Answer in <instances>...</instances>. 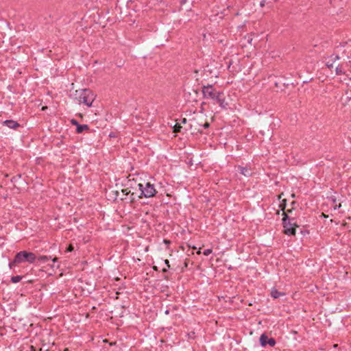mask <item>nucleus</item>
<instances>
[{
    "label": "nucleus",
    "instance_id": "obj_2",
    "mask_svg": "<svg viewBox=\"0 0 351 351\" xmlns=\"http://www.w3.org/2000/svg\"><path fill=\"white\" fill-rule=\"evenodd\" d=\"M36 261V256L34 253L27 252V251H21L18 252L12 261L9 263V267L12 269L16 265L24 263H33Z\"/></svg>",
    "mask_w": 351,
    "mask_h": 351
},
{
    "label": "nucleus",
    "instance_id": "obj_27",
    "mask_svg": "<svg viewBox=\"0 0 351 351\" xmlns=\"http://www.w3.org/2000/svg\"><path fill=\"white\" fill-rule=\"evenodd\" d=\"M165 263L166 264V265L167 266V268H169L170 267V265H169V262L167 259H166L165 261Z\"/></svg>",
    "mask_w": 351,
    "mask_h": 351
},
{
    "label": "nucleus",
    "instance_id": "obj_3",
    "mask_svg": "<svg viewBox=\"0 0 351 351\" xmlns=\"http://www.w3.org/2000/svg\"><path fill=\"white\" fill-rule=\"evenodd\" d=\"M73 96L80 103H83L88 107L92 106L95 98L92 90L88 88L75 90Z\"/></svg>",
    "mask_w": 351,
    "mask_h": 351
},
{
    "label": "nucleus",
    "instance_id": "obj_15",
    "mask_svg": "<svg viewBox=\"0 0 351 351\" xmlns=\"http://www.w3.org/2000/svg\"><path fill=\"white\" fill-rule=\"evenodd\" d=\"M182 127L180 124L176 123L173 126V132H176V133L181 132H182Z\"/></svg>",
    "mask_w": 351,
    "mask_h": 351
},
{
    "label": "nucleus",
    "instance_id": "obj_19",
    "mask_svg": "<svg viewBox=\"0 0 351 351\" xmlns=\"http://www.w3.org/2000/svg\"><path fill=\"white\" fill-rule=\"evenodd\" d=\"M212 253L211 249H206L203 252L204 255L208 256Z\"/></svg>",
    "mask_w": 351,
    "mask_h": 351
},
{
    "label": "nucleus",
    "instance_id": "obj_17",
    "mask_svg": "<svg viewBox=\"0 0 351 351\" xmlns=\"http://www.w3.org/2000/svg\"><path fill=\"white\" fill-rule=\"evenodd\" d=\"M276 340L274 338H269L268 341H267V345H269L271 347H274L276 345Z\"/></svg>",
    "mask_w": 351,
    "mask_h": 351
},
{
    "label": "nucleus",
    "instance_id": "obj_30",
    "mask_svg": "<svg viewBox=\"0 0 351 351\" xmlns=\"http://www.w3.org/2000/svg\"><path fill=\"white\" fill-rule=\"evenodd\" d=\"M169 268H163L162 272H167Z\"/></svg>",
    "mask_w": 351,
    "mask_h": 351
},
{
    "label": "nucleus",
    "instance_id": "obj_28",
    "mask_svg": "<svg viewBox=\"0 0 351 351\" xmlns=\"http://www.w3.org/2000/svg\"><path fill=\"white\" fill-rule=\"evenodd\" d=\"M186 2V0H181V1H180V3H181L182 5L184 4Z\"/></svg>",
    "mask_w": 351,
    "mask_h": 351
},
{
    "label": "nucleus",
    "instance_id": "obj_26",
    "mask_svg": "<svg viewBox=\"0 0 351 351\" xmlns=\"http://www.w3.org/2000/svg\"><path fill=\"white\" fill-rule=\"evenodd\" d=\"M265 3H266V0H262V1H261L260 5H261V7H264V6H265Z\"/></svg>",
    "mask_w": 351,
    "mask_h": 351
},
{
    "label": "nucleus",
    "instance_id": "obj_32",
    "mask_svg": "<svg viewBox=\"0 0 351 351\" xmlns=\"http://www.w3.org/2000/svg\"><path fill=\"white\" fill-rule=\"evenodd\" d=\"M165 314L168 315V314L169 313V310H167V311H165Z\"/></svg>",
    "mask_w": 351,
    "mask_h": 351
},
{
    "label": "nucleus",
    "instance_id": "obj_24",
    "mask_svg": "<svg viewBox=\"0 0 351 351\" xmlns=\"http://www.w3.org/2000/svg\"><path fill=\"white\" fill-rule=\"evenodd\" d=\"M73 250V247L72 246V245H70L66 250L67 252H72Z\"/></svg>",
    "mask_w": 351,
    "mask_h": 351
},
{
    "label": "nucleus",
    "instance_id": "obj_8",
    "mask_svg": "<svg viewBox=\"0 0 351 351\" xmlns=\"http://www.w3.org/2000/svg\"><path fill=\"white\" fill-rule=\"evenodd\" d=\"M3 125H6L9 128L14 129V130L16 129L17 128H19L20 125L16 121L12 120V119L5 120L3 122Z\"/></svg>",
    "mask_w": 351,
    "mask_h": 351
},
{
    "label": "nucleus",
    "instance_id": "obj_7",
    "mask_svg": "<svg viewBox=\"0 0 351 351\" xmlns=\"http://www.w3.org/2000/svg\"><path fill=\"white\" fill-rule=\"evenodd\" d=\"M202 124H203V122L201 121V119L198 117H193L191 120V127H194L195 129L200 132V133H202L203 132V130H202Z\"/></svg>",
    "mask_w": 351,
    "mask_h": 351
},
{
    "label": "nucleus",
    "instance_id": "obj_22",
    "mask_svg": "<svg viewBox=\"0 0 351 351\" xmlns=\"http://www.w3.org/2000/svg\"><path fill=\"white\" fill-rule=\"evenodd\" d=\"M333 63L331 60H330V58L329 59V60L326 62V66L328 67V68H331L332 67V65H333Z\"/></svg>",
    "mask_w": 351,
    "mask_h": 351
},
{
    "label": "nucleus",
    "instance_id": "obj_11",
    "mask_svg": "<svg viewBox=\"0 0 351 351\" xmlns=\"http://www.w3.org/2000/svg\"><path fill=\"white\" fill-rule=\"evenodd\" d=\"M89 128L88 125H78V127L76 128V132L78 134L82 133L84 130H88Z\"/></svg>",
    "mask_w": 351,
    "mask_h": 351
},
{
    "label": "nucleus",
    "instance_id": "obj_14",
    "mask_svg": "<svg viewBox=\"0 0 351 351\" xmlns=\"http://www.w3.org/2000/svg\"><path fill=\"white\" fill-rule=\"evenodd\" d=\"M271 295L274 298H278L282 295V293L279 292L277 289H274L271 290Z\"/></svg>",
    "mask_w": 351,
    "mask_h": 351
},
{
    "label": "nucleus",
    "instance_id": "obj_29",
    "mask_svg": "<svg viewBox=\"0 0 351 351\" xmlns=\"http://www.w3.org/2000/svg\"><path fill=\"white\" fill-rule=\"evenodd\" d=\"M182 123H186V119L185 118H184L182 121Z\"/></svg>",
    "mask_w": 351,
    "mask_h": 351
},
{
    "label": "nucleus",
    "instance_id": "obj_9",
    "mask_svg": "<svg viewBox=\"0 0 351 351\" xmlns=\"http://www.w3.org/2000/svg\"><path fill=\"white\" fill-rule=\"evenodd\" d=\"M238 169L242 175L245 176H250L252 175V171L250 169H247L246 167H241L239 166L238 167Z\"/></svg>",
    "mask_w": 351,
    "mask_h": 351
},
{
    "label": "nucleus",
    "instance_id": "obj_6",
    "mask_svg": "<svg viewBox=\"0 0 351 351\" xmlns=\"http://www.w3.org/2000/svg\"><path fill=\"white\" fill-rule=\"evenodd\" d=\"M210 99L215 101L223 108H225L227 105V104L225 103V98L222 92L217 91L213 98Z\"/></svg>",
    "mask_w": 351,
    "mask_h": 351
},
{
    "label": "nucleus",
    "instance_id": "obj_4",
    "mask_svg": "<svg viewBox=\"0 0 351 351\" xmlns=\"http://www.w3.org/2000/svg\"><path fill=\"white\" fill-rule=\"evenodd\" d=\"M138 186L141 191V195H138L139 198H142L143 197L147 198L152 197L156 193V190L155 189L154 184H152L150 182H147L145 186L140 183Z\"/></svg>",
    "mask_w": 351,
    "mask_h": 351
},
{
    "label": "nucleus",
    "instance_id": "obj_18",
    "mask_svg": "<svg viewBox=\"0 0 351 351\" xmlns=\"http://www.w3.org/2000/svg\"><path fill=\"white\" fill-rule=\"evenodd\" d=\"M330 58L332 62H335L336 60H339L340 57L338 55L332 54L330 56Z\"/></svg>",
    "mask_w": 351,
    "mask_h": 351
},
{
    "label": "nucleus",
    "instance_id": "obj_16",
    "mask_svg": "<svg viewBox=\"0 0 351 351\" xmlns=\"http://www.w3.org/2000/svg\"><path fill=\"white\" fill-rule=\"evenodd\" d=\"M21 279H22V276H12L11 278V281L13 283H17L19 281H21Z\"/></svg>",
    "mask_w": 351,
    "mask_h": 351
},
{
    "label": "nucleus",
    "instance_id": "obj_33",
    "mask_svg": "<svg viewBox=\"0 0 351 351\" xmlns=\"http://www.w3.org/2000/svg\"><path fill=\"white\" fill-rule=\"evenodd\" d=\"M64 351H69V349H68V348H66V349H64Z\"/></svg>",
    "mask_w": 351,
    "mask_h": 351
},
{
    "label": "nucleus",
    "instance_id": "obj_25",
    "mask_svg": "<svg viewBox=\"0 0 351 351\" xmlns=\"http://www.w3.org/2000/svg\"><path fill=\"white\" fill-rule=\"evenodd\" d=\"M341 204H339L338 205H337V204H335V205L334 206V209H335V210L339 209V208H341Z\"/></svg>",
    "mask_w": 351,
    "mask_h": 351
},
{
    "label": "nucleus",
    "instance_id": "obj_35",
    "mask_svg": "<svg viewBox=\"0 0 351 351\" xmlns=\"http://www.w3.org/2000/svg\"><path fill=\"white\" fill-rule=\"evenodd\" d=\"M295 204V202H293L291 203V204H292V205H293V204Z\"/></svg>",
    "mask_w": 351,
    "mask_h": 351
},
{
    "label": "nucleus",
    "instance_id": "obj_13",
    "mask_svg": "<svg viewBox=\"0 0 351 351\" xmlns=\"http://www.w3.org/2000/svg\"><path fill=\"white\" fill-rule=\"evenodd\" d=\"M336 73L337 75H342V74L345 73L344 68H343V66L342 64L338 65L336 67Z\"/></svg>",
    "mask_w": 351,
    "mask_h": 351
},
{
    "label": "nucleus",
    "instance_id": "obj_23",
    "mask_svg": "<svg viewBox=\"0 0 351 351\" xmlns=\"http://www.w3.org/2000/svg\"><path fill=\"white\" fill-rule=\"evenodd\" d=\"M71 123H72V125H76V126H77V128L78 127V125H80V123H78V121H77V120H75V119H72V120L71 121Z\"/></svg>",
    "mask_w": 351,
    "mask_h": 351
},
{
    "label": "nucleus",
    "instance_id": "obj_12",
    "mask_svg": "<svg viewBox=\"0 0 351 351\" xmlns=\"http://www.w3.org/2000/svg\"><path fill=\"white\" fill-rule=\"evenodd\" d=\"M51 258V256H39L38 257L36 256V260L40 263H45L50 260Z\"/></svg>",
    "mask_w": 351,
    "mask_h": 351
},
{
    "label": "nucleus",
    "instance_id": "obj_1",
    "mask_svg": "<svg viewBox=\"0 0 351 351\" xmlns=\"http://www.w3.org/2000/svg\"><path fill=\"white\" fill-rule=\"evenodd\" d=\"M285 202L286 199L283 200V203L280 204V207L283 210V218H282V224L284 227V233L287 235H295V228L298 227V225L295 221V217L292 216L293 210L292 209H288L287 211L285 209Z\"/></svg>",
    "mask_w": 351,
    "mask_h": 351
},
{
    "label": "nucleus",
    "instance_id": "obj_31",
    "mask_svg": "<svg viewBox=\"0 0 351 351\" xmlns=\"http://www.w3.org/2000/svg\"><path fill=\"white\" fill-rule=\"evenodd\" d=\"M53 262H56L58 261V258L56 257H55L54 258L52 259Z\"/></svg>",
    "mask_w": 351,
    "mask_h": 351
},
{
    "label": "nucleus",
    "instance_id": "obj_5",
    "mask_svg": "<svg viewBox=\"0 0 351 351\" xmlns=\"http://www.w3.org/2000/svg\"><path fill=\"white\" fill-rule=\"evenodd\" d=\"M217 92L213 85L208 84L202 87V94L205 99L213 98Z\"/></svg>",
    "mask_w": 351,
    "mask_h": 351
},
{
    "label": "nucleus",
    "instance_id": "obj_34",
    "mask_svg": "<svg viewBox=\"0 0 351 351\" xmlns=\"http://www.w3.org/2000/svg\"><path fill=\"white\" fill-rule=\"evenodd\" d=\"M200 253H201L200 250H198L197 254H200Z\"/></svg>",
    "mask_w": 351,
    "mask_h": 351
},
{
    "label": "nucleus",
    "instance_id": "obj_21",
    "mask_svg": "<svg viewBox=\"0 0 351 351\" xmlns=\"http://www.w3.org/2000/svg\"><path fill=\"white\" fill-rule=\"evenodd\" d=\"M210 126V123L208 122V121H205L204 123H203L202 124V128H205V129H207Z\"/></svg>",
    "mask_w": 351,
    "mask_h": 351
},
{
    "label": "nucleus",
    "instance_id": "obj_10",
    "mask_svg": "<svg viewBox=\"0 0 351 351\" xmlns=\"http://www.w3.org/2000/svg\"><path fill=\"white\" fill-rule=\"evenodd\" d=\"M268 336L263 333L260 337V343L263 347H265L267 346V341H268Z\"/></svg>",
    "mask_w": 351,
    "mask_h": 351
},
{
    "label": "nucleus",
    "instance_id": "obj_20",
    "mask_svg": "<svg viewBox=\"0 0 351 351\" xmlns=\"http://www.w3.org/2000/svg\"><path fill=\"white\" fill-rule=\"evenodd\" d=\"M121 191L125 195H128V194H130L131 193L130 190L128 188L122 189Z\"/></svg>",
    "mask_w": 351,
    "mask_h": 351
}]
</instances>
